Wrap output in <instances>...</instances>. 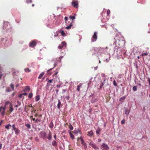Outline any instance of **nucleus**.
I'll list each match as a JSON object with an SVG mask.
<instances>
[{
    "label": "nucleus",
    "instance_id": "obj_1",
    "mask_svg": "<svg viewBox=\"0 0 150 150\" xmlns=\"http://www.w3.org/2000/svg\"><path fill=\"white\" fill-rule=\"evenodd\" d=\"M116 43L114 42L112 47L110 48V53L113 55L116 54L118 56L124 55L126 53L123 47H118L115 46Z\"/></svg>",
    "mask_w": 150,
    "mask_h": 150
},
{
    "label": "nucleus",
    "instance_id": "obj_2",
    "mask_svg": "<svg viewBox=\"0 0 150 150\" xmlns=\"http://www.w3.org/2000/svg\"><path fill=\"white\" fill-rule=\"evenodd\" d=\"M3 28L4 30H5L7 32H8L9 30L10 31L11 30V27L9 23L7 22H4Z\"/></svg>",
    "mask_w": 150,
    "mask_h": 150
},
{
    "label": "nucleus",
    "instance_id": "obj_3",
    "mask_svg": "<svg viewBox=\"0 0 150 150\" xmlns=\"http://www.w3.org/2000/svg\"><path fill=\"white\" fill-rule=\"evenodd\" d=\"M12 126L13 128L12 130H13L14 131L15 134L16 135L19 134L20 133V129L16 127L15 125L14 124H13Z\"/></svg>",
    "mask_w": 150,
    "mask_h": 150
},
{
    "label": "nucleus",
    "instance_id": "obj_4",
    "mask_svg": "<svg viewBox=\"0 0 150 150\" xmlns=\"http://www.w3.org/2000/svg\"><path fill=\"white\" fill-rule=\"evenodd\" d=\"M97 32H95L94 33L91 39V41L92 42H94L96 40L97 38Z\"/></svg>",
    "mask_w": 150,
    "mask_h": 150
},
{
    "label": "nucleus",
    "instance_id": "obj_5",
    "mask_svg": "<svg viewBox=\"0 0 150 150\" xmlns=\"http://www.w3.org/2000/svg\"><path fill=\"white\" fill-rule=\"evenodd\" d=\"M40 137L45 139L46 138V134L44 132H41L40 133Z\"/></svg>",
    "mask_w": 150,
    "mask_h": 150
},
{
    "label": "nucleus",
    "instance_id": "obj_6",
    "mask_svg": "<svg viewBox=\"0 0 150 150\" xmlns=\"http://www.w3.org/2000/svg\"><path fill=\"white\" fill-rule=\"evenodd\" d=\"M89 145L95 150H98L99 149V148L96 146V144L93 142H91L90 143Z\"/></svg>",
    "mask_w": 150,
    "mask_h": 150
},
{
    "label": "nucleus",
    "instance_id": "obj_7",
    "mask_svg": "<svg viewBox=\"0 0 150 150\" xmlns=\"http://www.w3.org/2000/svg\"><path fill=\"white\" fill-rule=\"evenodd\" d=\"M102 147L103 148V149L105 150H108L109 149V147L104 143L102 144Z\"/></svg>",
    "mask_w": 150,
    "mask_h": 150
},
{
    "label": "nucleus",
    "instance_id": "obj_8",
    "mask_svg": "<svg viewBox=\"0 0 150 150\" xmlns=\"http://www.w3.org/2000/svg\"><path fill=\"white\" fill-rule=\"evenodd\" d=\"M66 46V43L64 42H63L58 47L60 49H62V48Z\"/></svg>",
    "mask_w": 150,
    "mask_h": 150
},
{
    "label": "nucleus",
    "instance_id": "obj_9",
    "mask_svg": "<svg viewBox=\"0 0 150 150\" xmlns=\"http://www.w3.org/2000/svg\"><path fill=\"white\" fill-rule=\"evenodd\" d=\"M36 45V43L34 41H33L30 42L29 44V46L30 47H33L35 46Z\"/></svg>",
    "mask_w": 150,
    "mask_h": 150
},
{
    "label": "nucleus",
    "instance_id": "obj_10",
    "mask_svg": "<svg viewBox=\"0 0 150 150\" xmlns=\"http://www.w3.org/2000/svg\"><path fill=\"white\" fill-rule=\"evenodd\" d=\"M71 4L74 7L78 8V3L77 1H73L72 2Z\"/></svg>",
    "mask_w": 150,
    "mask_h": 150
},
{
    "label": "nucleus",
    "instance_id": "obj_11",
    "mask_svg": "<svg viewBox=\"0 0 150 150\" xmlns=\"http://www.w3.org/2000/svg\"><path fill=\"white\" fill-rule=\"evenodd\" d=\"M58 32H59V33H61V35L63 36H66V34L63 30H62V29L60 30H58Z\"/></svg>",
    "mask_w": 150,
    "mask_h": 150
},
{
    "label": "nucleus",
    "instance_id": "obj_12",
    "mask_svg": "<svg viewBox=\"0 0 150 150\" xmlns=\"http://www.w3.org/2000/svg\"><path fill=\"white\" fill-rule=\"evenodd\" d=\"M61 103L59 99H58V103L57 104V108L58 109H59L61 108Z\"/></svg>",
    "mask_w": 150,
    "mask_h": 150
},
{
    "label": "nucleus",
    "instance_id": "obj_13",
    "mask_svg": "<svg viewBox=\"0 0 150 150\" xmlns=\"http://www.w3.org/2000/svg\"><path fill=\"white\" fill-rule=\"evenodd\" d=\"M30 90V86H26L24 89V91L25 92L27 91H29Z\"/></svg>",
    "mask_w": 150,
    "mask_h": 150
},
{
    "label": "nucleus",
    "instance_id": "obj_14",
    "mask_svg": "<svg viewBox=\"0 0 150 150\" xmlns=\"http://www.w3.org/2000/svg\"><path fill=\"white\" fill-rule=\"evenodd\" d=\"M82 86V83H80L79 85L77 86V87L76 89V91H80V88Z\"/></svg>",
    "mask_w": 150,
    "mask_h": 150
},
{
    "label": "nucleus",
    "instance_id": "obj_15",
    "mask_svg": "<svg viewBox=\"0 0 150 150\" xmlns=\"http://www.w3.org/2000/svg\"><path fill=\"white\" fill-rule=\"evenodd\" d=\"M10 111L11 112H12L13 110V105L12 103L10 104Z\"/></svg>",
    "mask_w": 150,
    "mask_h": 150
},
{
    "label": "nucleus",
    "instance_id": "obj_16",
    "mask_svg": "<svg viewBox=\"0 0 150 150\" xmlns=\"http://www.w3.org/2000/svg\"><path fill=\"white\" fill-rule=\"evenodd\" d=\"M68 132H69V134L70 136V137L72 138L73 139H74V135L73 134L71 133V131H69Z\"/></svg>",
    "mask_w": 150,
    "mask_h": 150
},
{
    "label": "nucleus",
    "instance_id": "obj_17",
    "mask_svg": "<svg viewBox=\"0 0 150 150\" xmlns=\"http://www.w3.org/2000/svg\"><path fill=\"white\" fill-rule=\"evenodd\" d=\"M57 143L55 140H53L52 142V145L54 146H56L57 145Z\"/></svg>",
    "mask_w": 150,
    "mask_h": 150
},
{
    "label": "nucleus",
    "instance_id": "obj_18",
    "mask_svg": "<svg viewBox=\"0 0 150 150\" xmlns=\"http://www.w3.org/2000/svg\"><path fill=\"white\" fill-rule=\"evenodd\" d=\"M125 113L126 115V116H127L129 114V113L130 112V111L129 110V111H128V110L126 108V109L125 110Z\"/></svg>",
    "mask_w": 150,
    "mask_h": 150
},
{
    "label": "nucleus",
    "instance_id": "obj_19",
    "mask_svg": "<svg viewBox=\"0 0 150 150\" xmlns=\"http://www.w3.org/2000/svg\"><path fill=\"white\" fill-rule=\"evenodd\" d=\"M88 135L89 136H91L93 134V132L92 131H91L88 132Z\"/></svg>",
    "mask_w": 150,
    "mask_h": 150
},
{
    "label": "nucleus",
    "instance_id": "obj_20",
    "mask_svg": "<svg viewBox=\"0 0 150 150\" xmlns=\"http://www.w3.org/2000/svg\"><path fill=\"white\" fill-rule=\"evenodd\" d=\"M97 99L93 98L91 100V102L92 103H94L97 101Z\"/></svg>",
    "mask_w": 150,
    "mask_h": 150
},
{
    "label": "nucleus",
    "instance_id": "obj_21",
    "mask_svg": "<svg viewBox=\"0 0 150 150\" xmlns=\"http://www.w3.org/2000/svg\"><path fill=\"white\" fill-rule=\"evenodd\" d=\"M72 26V23L71 22V23L69 25L66 27V28L68 30L70 29Z\"/></svg>",
    "mask_w": 150,
    "mask_h": 150
},
{
    "label": "nucleus",
    "instance_id": "obj_22",
    "mask_svg": "<svg viewBox=\"0 0 150 150\" xmlns=\"http://www.w3.org/2000/svg\"><path fill=\"white\" fill-rule=\"evenodd\" d=\"M40 99V96L39 95H38L36 96L35 98V100L36 101H38Z\"/></svg>",
    "mask_w": 150,
    "mask_h": 150
},
{
    "label": "nucleus",
    "instance_id": "obj_23",
    "mask_svg": "<svg viewBox=\"0 0 150 150\" xmlns=\"http://www.w3.org/2000/svg\"><path fill=\"white\" fill-rule=\"evenodd\" d=\"M54 127V125L52 121L50 122L49 124V127L50 128H52Z\"/></svg>",
    "mask_w": 150,
    "mask_h": 150
},
{
    "label": "nucleus",
    "instance_id": "obj_24",
    "mask_svg": "<svg viewBox=\"0 0 150 150\" xmlns=\"http://www.w3.org/2000/svg\"><path fill=\"white\" fill-rule=\"evenodd\" d=\"M44 72H42L41 74H40L39 75L38 78L39 79H40L42 76L44 75Z\"/></svg>",
    "mask_w": 150,
    "mask_h": 150
},
{
    "label": "nucleus",
    "instance_id": "obj_25",
    "mask_svg": "<svg viewBox=\"0 0 150 150\" xmlns=\"http://www.w3.org/2000/svg\"><path fill=\"white\" fill-rule=\"evenodd\" d=\"M11 126V125L10 124H8V125H6L5 126V127L6 128L7 130H8L9 129V127Z\"/></svg>",
    "mask_w": 150,
    "mask_h": 150
},
{
    "label": "nucleus",
    "instance_id": "obj_26",
    "mask_svg": "<svg viewBox=\"0 0 150 150\" xmlns=\"http://www.w3.org/2000/svg\"><path fill=\"white\" fill-rule=\"evenodd\" d=\"M132 90L134 91H137V86H134L133 87Z\"/></svg>",
    "mask_w": 150,
    "mask_h": 150
},
{
    "label": "nucleus",
    "instance_id": "obj_27",
    "mask_svg": "<svg viewBox=\"0 0 150 150\" xmlns=\"http://www.w3.org/2000/svg\"><path fill=\"white\" fill-rule=\"evenodd\" d=\"M49 135L47 137V138L49 140H51L52 139V136L50 134V131L49 133Z\"/></svg>",
    "mask_w": 150,
    "mask_h": 150
},
{
    "label": "nucleus",
    "instance_id": "obj_28",
    "mask_svg": "<svg viewBox=\"0 0 150 150\" xmlns=\"http://www.w3.org/2000/svg\"><path fill=\"white\" fill-rule=\"evenodd\" d=\"M65 98L67 100H69L70 98V96L69 93H68V95L65 97Z\"/></svg>",
    "mask_w": 150,
    "mask_h": 150
},
{
    "label": "nucleus",
    "instance_id": "obj_29",
    "mask_svg": "<svg viewBox=\"0 0 150 150\" xmlns=\"http://www.w3.org/2000/svg\"><path fill=\"white\" fill-rule=\"evenodd\" d=\"M25 125L28 128V129H30L31 128L30 125L29 124H26Z\"/></svg>",
    "mask_w": 150,
    "mask_h": 150
},
{
    "label": "nucleus",
    "instance_id": "obj_30",
    "mask_svg": "<svg viewBox=\"0 0 150 150\" xmlns=\"http://www.w3.org/2000/svg\"><path fill=\"white\" fill-rule=\"evenodd\" d=\"M100 129L99 128H98L96 130V133L98 134H100V133H99V132H100Z\"/></svg>",
    "mask_w": 150,
    "mask_h": 150
},
{
    "label": "nucleus",
    "instance_id": "obj_31",
    "mask_svg": "<svg viewBox=\"0 0 150 150\" xmlns=\"http://www.w3.org/2000/svg\"><path fill=\"white\" fill-rule=\"evenodd\" d=\"M10 86L11 87L13 91L14 90V85L11 83L10 84Z\"/></svg>",
    "mask_w": 150,
    "mask_h": 150
},
{
    "label": "nucleus",
    "instance_id": "obj_32",
    "mask_svg": "<svg viewBox=\"0 0 150 150\" xmlns=\"http://www.w3.org/2000/svg\"><path fill=\"white\" fill-rule=\"evenodd\" d=\"M33 96V94L32 93H30L28 95V98H31Z\"/></svg>",
    "mask_w": 150,
    "mask_h": 150
},
{
    "label": "nucleus",
    "instance_id": "obj_33",
    "mask_svg": "<svg viewBox=\"0 0 150 150\" xmlns=\"http://www.w3.org/2000/svg\"><path fill=\"white\" fill-rule=\"evenodd\" d=\"M24 71H25L26 72H30V70L28 68L25 69Z\"/></svg>",
    "mask_w": 150,
    "mask_h": 150
},
{
    "label": "nucleus",
    "instance_id": "obj_34",
    "mask_svg": "<svg viewBox=\"0 0 150 150\" xmlns=\"http://www.w3.org/2000/svg\"><path fill=\"white\" fill-rule=\"evenodd\" d=\"M69 128L70 130H72L73 129V127L71 124L69 125Z\"/></svg>",
    "mask_w": 150,
    "mask_h": 150
},
{
    "label": "nucleus",
    "instance_id": "obj_35",
    "mask_svg": "<svg viewBox=\"0 0 150 150\" xmlns=\"http://www.w3.org/2000/svg\"><path fill=\"white\" fill-rule=\"evenodd\" d=\"M55 33V34L54 35V36L55 37H56L58 35L59 32H58V31L57 32H56V33Z\"/></svg>",
    "mask_w": 150,
    "mask_h": 150
},
{
    "label": "nucleus",
    "instance_id": "obj_36",
    "mask_svg": "<svg viewBox=\"0 0 150 150\" xmlns=\"http://www.w3.org/2000/svg\"><path fill=\"white\" fill-rule=\"evenodd\" d=\"M11 91V90L10 89L9 87H7L6 88V92H9Z\"/></svg>",
    "mask_w": 150,
    "mask_h": 150
},
{
    "label": "nucleus",
    "instance_id": "obj_37",
    "mask_svg": "<svg viewBox=\"0 0 150 150\" xmlns=\"http://www.w3.org/2000/svg\"><path fill=\"white\" fill-rule=\"evenodd\" d=\"M84 148L85 149H86L87 148V146L86 143H85L84 144H82Z\"/></svg>",
    "mask_w": 150,
    "mask_h": 150
},
{
    "label": "nucleus",
    "instance_id": "obj_38",
    "mask_svg": "<svg viewBox=\"0 0 150 150\" xmlns=\"http://www.w3.org/2000/svg\"><path fill=\"white\" fill-rule=\"evenodd\" d=\"M134 66L135 67V68L137 69L138 70V67L137 63H134Z\"/></svg>",
    "mask_w": 150,
    "mask_h": 150
},
{
    "label": "nucleus",
    "instance_id": "obj_39",
    "mask_svg": "<svg viewBox=\"0 0 150 150\" xmlns=\"http://www.w3.org/2000/svg\"><path fill=\"white\" fill-rule=\"evenodd\" d=\"M113 84L114 86H117V83L115 80H114L113 81Z\"/></svg>",
    "mask_w": 150,
    "mask_h": 150
},
{
    "label": "nucleus",
    "instance_id": "obj_40",
    "mask_svg": "<svg viewBox=\"0 0 150 150\" xmlns=\"http://www.w3.org/2000/svg\"><path fill=\"white\" fill-rule=\"evenodd\" d=\"M74 133L75 134H76L78 133V132L77 130L75 129L74 131Z\"/></svg>",
    "mask_w": 150,
    "mask_h": 150
},
{
    "label": "nucleus",
    "instance_id": "obj_41",
    "mask_svg": "<svg viewBox=\"0 0 150 150\" xmlns=\"http://www.w3.org/2000/svg\"><path fill=\"white\" fill-rule=\"evenodd\" d=\"M110 13V10L108 9L107 11V14L108 16H109Z\"/></svg>",
    "mask_w": 150,
    "mask_h": 150
},
{
    "label": "nucleus",
    "instance_id": "obj_42",
    "mask_svg": "<svg viewBox=\"0 0 150 150\" xmlns=\"http://www.w3.org/2000/svg\"><path fill=\"white\" fill-rule=\"evenodd\" d=\"M147 55H148V53L147 52H146L145 53H143L142 54V56H146Z\"/></svg>",
    "mask_w": 150,
    "mask_h": 150
},
{
    "label": "nucleus",
    "instance_id": "obj_43",
    "mask_svg": "<svg viewBox=\"0 0 150 150\" xmlns=\"http://www.w3.org/2000/svg\"><path fill=\"white\" fill-rule=\"evenodd\" d=\"M70 18L72 19V20H74L75 19V16H70L69 17Z\"/></svg>",
    "mask_w": 150,
    "mask_h": 150
},
{
    "label": "nucleus",
    "instance_id": "obj_44",
    "mask_svg": "<svg viewBox=\"0 0 150 150\" xmlns=\"http://www.w3.org/2000/svg\"><path fill=\"white\" fill-rule=\"evenodd\" d=\"M10 102L9 101H6L5 102V105H7L8 104H10Z\"/></svg>",
    "mask_w": 150,
    "mask_h": 150
},
{
    "label": "nucleus",
    "instance_id": "obj_45",
    "mask_svg": "<svg viewBox=\"0 0 150 150\" xmlns=\"http://www.w3.org/2000/svg\"><path fill=\"white\" fill-rule=\"evenodd\" d=\"M125 98V96H123L121 97L120 99V101L121 100H124Z\"/></svg>",
    "mask_w": 150,
    "mask_h": 150
},
{
    "label": "nucleus",
    "instance_id": "obj_46",
    "mask_svg": "<svg viewBox=\"0 0 150 150\" xmlns=\"http://www.w3.org/2000/svg\"><path fill=\"white\" fill-rule=\"evenodd\" d=\"M41 121L40 119H37L35 121V122L36 123L37 121H38L40 122Z\"/></svg>",
    "mask_w": 150,
    "mask_h": 150
},
{
    "label": "nucleus",
    "instance_id": "obj_47",
    "mask_svg": "<svg viewBox=\"0 0 150 150\" xmlns=\"http://www.w3.org/2000/svg\"><path fill=\"white\" fill-rule=\"evenodd\" d=\"M125 123V121L124 119L122 120L121 121V123L122 124H124Z\"/></svg>",
    "mask_w": 150,
    "mask_h": 150
},
{
    "label": "nucleus",
    "instance_id": "obj_48",
    "mask_svg": "<svg viewBox=\"0 0 150 150\" xmlns=\"http://www.w3.org/2000/svg\"><path fill=\"white\" fill-rule=\"evenodd\" d=\"M6 108V105H5L4 107H2V109L3 110L5 111V110Z\"/></svg>",
    "mask_w": 150,
    "mask_h": 150
},
{
    "label": "nucleus",
    "instance_id": "obj_49",
    "mask_svg": "<svg viewBox=\"0 0 150 150\" xmlns=\"http://www.w3.org/2000/svg\"><path fill=\"white\" fill-rule=\"evenodd\" d=\"M28 4L29 3H31L32 2V1L31 0H26L25 1Z\"/></svg>",
    "mask_w": 150,
    "mask_h": 150
},
{
    "label": "nucleus",
    "instance_id": "obj_50",
    "mask_svg": "<svg viewBox=\"0 0 150 150\" xmlns=\"http://www.w3.org/2000/svg\"><path fill=\"white\" fill-rule=\"evenodd\" d=\"M17 103H18L17 105H18V106H20V105H21V102L19 101H17Z\"/></svg>",
    "mask_w": 150,
    "mask_h": 150
},
{
    "label": "nucleus",
    "instance_id": "obj_51",
    "mask_svg": "<svg viewBox=\"0 0 150 150\" xmlns=\"http://www.w3.org/2000/svg\"><path fill=\"white\" fill-rule=\"evenodd\" d=\"M106 79H105L103 80V81H101V83H103L104 84L105 83V81L106 80Z\"/></svg>",
    "mask_w": 150,
    "mask_h": 150
},
{
    "label": "nucleus",
    "instance_id": "obj_52",
    "mask_svg": "<svg viewBox=\"0 0 150 150\" xmlns=\"http://www.w3.org/2000/svg\"><path fill=\"white\" fill-rule=\"evenodd\" d=\"M81 144L82 145L85 143L84 142V141L83 140L81 141Z\"/></svg>",
    "mask_w": 150,
    "mask_h": 150
},
{
    "label": "nucleus",
    "instance_id": "obj_53",
    "mask_svg": "<svg viewBox=\"0 0 150 150\" xmlns=\"http://www.w3.org/2000/svg\"><path fill=\"white\" fill-rule=\"evenodd\" d=\"M5 112V111L3 110V111L1 113V115L2 116H4V115Z\"/></svg>",
    "mask_w": 150,
    "mask_h": 150
},
{
    "label": "nucleus",
    "instance_id": "obj_54",
    "mask_svg": "<svg viewBox=\"0 0 150 150\" xmlns=\"http://www.w3.org/2000/svg\"><path fill=\"white\" fill-rule=\"evenodd\" d=\"M35 140L37 141L38 142L39 141V139L38 137H36L35 138Z\"/></svg>",
    "mask_w": 150,
    "mask_h": 150
},
{
    "label": "nucleus",
    "instance_id": "obj_55",
    "mask_svg": "<svg viewBox=\"0 0 150 150\" xmlns=\"http://www.w3.org/2000/svg\"><path fill=\"white\" fill-rule=\"evenodd\" d=\"M91 81H90V82L88 83V88H89L90 87V84H91Z\"/></svg>",
    "mask_w": 150,
    "mask_h": 150
},
{
    "label": "nucleus",
    "instance_id": "obj_56",
    "mask_svg": "<svg viewBox=\"0 0 150 150\" xmlns=\"http://www.w3.org/2000/svg\"><path fill=\"white\" fill-rule=\"evenodd\" d=\"M108 48V47H105V48H100V49L99 50H103V49H107Z\"/></svg>",
    "mask_w": 150,
    "mask_h": 150
},
{
    "label": "nucleus",
    "instance_id": "obj_57",
    "mask_svg": "<svg viewBox=\"0 0 150 150\" xmlns=\"http://www.w3.org/2000/svg\"><path fill=\"white\" fill-rule=\"evenodd\" d=\"M68 19V18L66 16L64 18V20H65L66 22L67 21Z\"/></svg>",
    "mask_w": 150,
    "mask_h": 150
},
{
    "label": "nucleus",
    "instance_id": "obj_58",
    "mask_svg": "<svg viewBox=\"0 0 150 150\" xmlns=\"http://www.w3.org/2000/svg\"><path fill=\"white\" fill-rule=\"evenodd\" d=\"M148 81L149 82V85L150 86V78H148Z\"/></svg>",
    "mask_w": 150,
    "mask_h": 150
},
{
    "label": "nucleus",
    "instance_id": "obj_59",
    "mask_svg": "<svg viewBox=\"0 0 150 150\" xmlns=\"http://www.w3.org/2000/svg\"><path fill=\"white\" fill-rule=\"evenodd\" d=\"M52 80H53L52 79H50V80H49V81H48V82L49 83H51L52 82Z\"/></svg>",
    "mask_w": 150,
    "mask_h": 150
},
{
    "label": "nucleus",
    "instance_id": "obj_60",
    "mask_svg": "<svg viewBox=\"0 0 150 150\" xmlns=\"http://www.w3.org/2000/svg\"><path fill=\"white\" fill-rule=\"evenodd\" d=\"M57 65V64L56 62H54V67L53 68H54V67H55L56 65Z\"/></svg>",
    "mask_w": 150,
    "mask_h": 150
},
{
    "label": "nucleus",
    "instance_id": "obj_61",
    "mask_svg": "<svg viewBox=\"0 0 150 150\" xmlns=\"http://www.w3.org/2000/svg\"><path fill=\"white\" fill-rule=\"evenodd\" d=\"M56 86H57V87L58 88H59L60 87L61 85H57Z\"/></svg>",
    "mask_w": 150,
    "mask_h": 150
},
{
    "label": "nucleus",
    "instance_id": "obj_62",
    "mask_svg": "<svg viewBox=\"0 0 150 150\" xmlns=\"http://www.w3.org/2000/svg\"><path fill=\"white\" fill-rule=\"evenodd\" d=\"M54 137L55 140L56 139H57V136L56 134H55L54 135Z\"/></svg>",
    "mask_w": 150,
    "mask_h": 150
},
{
    "label": "nucleus",
    "instance_id": "obj_63",
    "mask_svg": "<svg viewBox=\"0 0 150 150\" xmlns=\"http://www.w3.org/2000/svg\"><path fill=\"white\" fill-rule=\"evenodd\" d=\"M22 95L24 96H26L27 94V93H22Z\"/></svg>",
    "mask_w": 150,
    "mask_h": 150
},
{
    "label": "nucleus",
    "instance_id": "obj_64",
    "mask_svg": "<svg viewBox=\"0 0 150 150\" xmlns=\"http://www.w3.org/2000/svg\"><path fill=\"white\" fill-rule=\"evenodd\" d=\"M2 144L1 143H0V150L2 148Z\"/></svg>",
    "mask_w": 150,
    "mask_h": 150
}]
</instances>
